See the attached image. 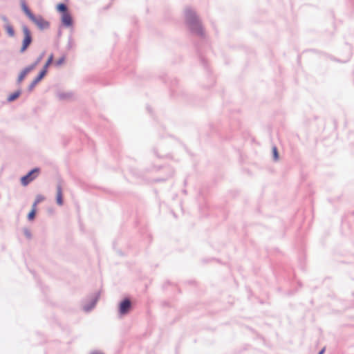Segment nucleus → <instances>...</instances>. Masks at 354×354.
<instances>
[{
    "label": "nucleus",
    "mask_w": 354,
    "mask_h": 354,
    "mask_svg": "<svg viewBox=\"0 0 354 354\" xmlns=\"http://www.w3.org/2000/svg\"><path fill=\"white\" fill-rule=\"evenodd\" d=\"M20 95V91H16L12 94H10L8 97V100L9 102H12V101H14L15 100H16Z\"/></svg>",
    "instance_id": "obj_15"
},
{
    "label": "nucleus",
    "mask_w": 354,
    "mask_h": 354,
    "mask_svg": "<svg viewBox=\"0 0 354 354\" xmlns=\"http://www.w3.org/2000/svg\"><path fill=\"white\" fill-rule=\"evenodd\" d=\"M61 20L62 24L66 27H71L73 25V19L69 12L62 14Z\"/></svg>",
    "instance_id": "obj_6"
},
{
    "label": "nucleus",
    "mask_w": 354,
    "mask_h": 354,
    "mask_svg": "<svg viewBox=\"0 0 354 354\" xmlns=\"http://www.w3.org/2000/svg\"><path fill=\"white\" fill-rule=\"evenodd\" d=\"M44 199L43 197L41 196H38L35 201V202L34 203V204H35V207L37 206V205L42 200Z\"/></svg>",
    "instance_id": "obj_19"
},
{
    "label": "nucleus",
    "mask_w": 354,
    "mask_h": 354,
    "mask_svg": "<svg viewBox=\"0 0 354 354\" xmlns=\"http://www.w3.org/2000/svg\"><path fill=\"white\" fill-rule=\"evenodd\" d=\"M22 30H23L24 38L23 40L21 52H24L27 49V48L29 46V45L31 44L32 37H31L30 31L29 30L28 27L24 26Z\"/></svg>",
    "instance_id": "obj_2"
},
{
    "label": "nucleus",
    "mask_w": 354,
    "mask_h": 354,
    "mask_svg": "<svg viewBox=\"0 0 354 354\" xmlns=\"http://www.w3.org/2000/svg\"><path fill=\"white\" fill-rule=\"evenodd\" d=\"M131 304L129 299H126L123 300L120 304V313L123 315L127 313L131 308Z\"/></svg>",
    "instance_id": "obj_5"
},
{
    "label": "nucleus",
    "mask_w": 354,
    "mask_h": 354,
    "mask_svg": "<svg viewBox=\"0 0 354 354\" xmlns=\"http://www.w3.org/2000/svg\"><path fill=\"white\" fill-rule=\"evenodd\" d=\"M187 22L190 29L197 35H203V28L196 13L192 10L186 11Z\"/></svg>",
    "instance_id": "obj_1"
},
{
    "label": "nucleus",
    "mask_w": 354,
    "mask_h": 354,
    "mask_svg": "<svg viewBox=\"0 0 354 354\" xmlns=\"http://www.w3.org/2000/svg\"><path fill=\"white\" fill-rule=\"evenodd\" d=\"M33 68V66H31V67H28V68H25L24 71H22L21 72V73L19 74V77H18V82H21V81H23V80L25 78V77L26 76V75Z\"/></svg>",
    "instance_id": "obj_10"
},
{
    "label": "nucleus",
    "mask_w": 354,
    "mask_h": 354,
    "mask_svg": "<svg viewBox=\"0 0 354 354\" xmlns=\"http://www.w3.org/2000/svg\"><path fill=\"white\" fill-rule=\"evenodd\" d=\"M56 201L59 205H63V194H62V187L61 185H58L57 186Z\"/></svg>",
    "instance_id": "obj_7"
},
{
    "label": "nucleus",
    "mask_w": 354,
    "mask_h": 354,
    "mask_svg": "<svg viewBox=\"0 0 354 354\" xmlns=\"http://www.w3.org/2000/svg\"><path fill=\"white\" fill-rule=\"evenodd\" d=\"M5 29L7 33L10 36L13 37L15 35V31L14 29L10 24L7 22V24L5 26Z\"/></svg>",
    "instance_id": "obj_11"
},
{
    "label": "nucleus",
    "mask_w": 354,
    "mask_h": 354,
    "mask_svg": "<svg viewBox=\"0 0 354 354\" xmlns=\"http://www.w3.org/2000/svg\"><path fill=\"white\" fill-rule=\"evenodd\" d=\"M47 71L46 69H42L41 71L39 73L38 76L35 78V80L33 81V84H37L39 82L46 74Z\"/></svg>",
    "instance_id": "obj_12"
},
{
    "label": "nucleus",
    "mask_w": 354,
    "mask_h": 354,
    "mask_svg": "<svg viewBox=\"0 0 354 354\" xmlns=\"http://www.w3.org/2000/svg\"><path fill=\"white\" fill-rule=\"evenodd\" d=\"M35 214H36V207H35V204H33L32 210H31V211H30V212L28 214V220H30V221H32V220L35 218Z\"/></svg>",
    "instance_id": "obj_14"
},
{
    "label": "nucleus",
    "mask_w": 354,
    "mask_h": 354,
    "mask_svg": "<svg viewBox=\"0 0 354 354\" xmlns=\"http://www.w3.org/2000/svg\"><path fill=\"white\" fill-rule=\"evenodd\" d=\"M39 172V169H34L30 171L27 175L23 176L21 178V184L24 186H26L29 183H30L37 177Z\"/></svg>",
    "instance_id": "obj_3"
},
{
    "label": "nucleus",
    "mask_w": 354,
    "mask_h": 354,
    "mask_svg": "<svg viewBox=\"0 0 354 354\" xmlns=\"http://www.w3.org/2000/svg\"><path fill=\"white\" fill-rule=\"evenodd\" d=\"M65 60L66 57L64 56H62L55 62V65L57 66H60L65 63Z\"/></svg>",
    "instance_id": "obj_17"
},
{
    "label": "nucleus",
    "mask_w": 354,
    "mask_h": 354,
    "mask_svg": "<svg viewBox=\"0 0 354 354\" xmlns=\"http://www.w3.org/2000/svg\"><path fill=\"white\" fill-rule=\"evenodd\" d=\"M53 60V55H50L47 60V62H46L44 66V69H46V71H48V66L51 64Z\"/></svg>",
    "instance_id": "obj_16"
},
{
    "label": "nucleus",
    "mask_w": 354,
    "mask_h": 354,
    "mask_svg": "<svg viewBox=\"0 0 354 354\" xmlns=\"http://www.w3.org/2000/svg\"><path fill=\"white\" fill-rule=\"evenodd\" d=\"M57 10L62 14L68 12L67 11V7L64 3H59L57 6Z\"/></svg>",
    "instance_id": "obj_13"
},
{
    "label": "nucleus",
    "mask_w": 354,
    "mask_h": 354,
    "mask_svg": "<svg viewBox=\"0 0 354 354\" xmlns=\"http://www.w3.org/2000/svg\"><path fill=\"white\" fill-rule=\"evenodd\" d=\"M21 8H22L23 11L29 17V19H30L31 18H33L34 15L29 10L28 7L27 6V5L24 1H21Z\"/></svg>",
    "instance_id": "obj_9"
},
{
    "label": "nucleus",
    "mask_w": 354,
    "mask_h": 354,
    "mask_svg": "<svg viewBox=\"0 0 354 354\" xmlns=\"http://www.w3.org/2000/svg\"><path fill=\"white\" fill-rule=\"evenodd\" d=\"M324 352V348H323L319 353V354H323Z\"/></svg>",
    "instance_id": "obj_20"
},
{
    "label": "nucleus",
    "mask_w": 354,
    "mask_h": 354,
    "mask_svg": "<svg viewBox=\"0 0 354 354\" xmlns=\"http://www.w3.org/2000/svg\"><path fill=\"white\" fill-rule=\"evenodd\" d=\"M21 8H22L23 11L29 17V19H30L31 18H33L34 15L29 10L28 7L27 6V5L24 1H21Z\"/></svg>",
    "instance_id": "obj_8"
},
{
    "label": "nucleus",
    "mask_w": 354,
    "mask_h": 354,
    "mask_svg": "<svg viewBox=\"0 0 354 354\" xmlns=\"http://www.w3.org/2000/svg\"><path fill=\"white\" fill-rule=\"evenodd\" d=\"M30 20L32 21L40 29H46L49 27V23L41 17H36L34 15L33 18H31Z\"/></svg>",
    "instance_id": "obj_4"
},
{
    "label": "nucleus",
    "mask_w": 354,
    "mask_h": 354,
    "mask_svg": "<svg viewBox=\"0 0 354 354\" xmlns=\"http://www.w3.org/2000/svg\"><path fill=\"white\" fill-rule=\"evenodd\" d=\"M272 152H273V155H274V158L275 160H278L279 158V154H278V151H277V149L276 147H274L272 148Z\"/></svg>",
    "instance_id": "obj_18"
}]
</instances>
